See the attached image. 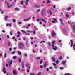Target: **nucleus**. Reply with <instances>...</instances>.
Here are the masks:
<instances>
[{"instance_id":"30","label":"nucleus","mask_w":75,"mask_h":75,"mask_svg":"<svg viewBox=\"0 0 75 75\" xmlns=\"http://www.w3.org/2000/svg\"><path fill=\"white\" fill-rule=\"evenodd\" d=\"M9 64H12V60H11L10 62H9Z\"/></svg>"},{"instance_id":"29","label":"nucleus","mask_w":75,"mask_h":75,"mask_svg":"<svg viewBox=\"0 0 75 75\" xmlns=\"http://www.w3.org/2000/svg\"><path fill=\"white\" fill-rule=\"evenodd\" d=\"M46 66H47V64H45L44 66V67L45 68H46Z\"/></svg>"},{"instance_id":"63","label":"nucleus","mask_w":75,"mask_h":75,"mask_svg":"<svg viewBox=\"0 0 75 75\" xmlns=\"http://www.w3.org/2000/svg\"><path fill=\"white\" fill-rule=\"evenodd\" d=\"M17 37H20V35H17Z\"/></svg>"},{"instance_id":"64","label":"nucleus","mask_w":75,"mask_h":75,"mask_svg":"<svg viewBox=\"0 0 75 75\" xmlns=\"http://www.w3.org/2000/svg\"><path fill=\"white\" fill-rule=\"evenodd\" d=\"M23 40H25V37H24L23 38Z\"/></svg>"},{"instance_id":"7","label":"nucleus","mask_w":75,"mask_h":75,"mask_svg":"<svg viewBox=\"0 0 75 75\" xmlns=\"http://www.w3.org/2000/svg\"><path fill=\"white\" fill-rule=\"evenodd\" d=\"M41 21H43V22H44L45 23H47V22H46V21H45V20L44 19L41 18Z\"/></svg>"},{"instance_id":"5","label":"nucleus","mask_w":75,"mask_h":75,"mask_svg":"<svg viewBox=\"0 0 75 75\" xmlns=\"http://www.w3.org/2000/svg\"><path fill=\"white\" fill-rule=\"evenodd\" d=\"M26 67H27L28 69H29L30 68V66L29 64H26Z\"/></svg>"},{"instance_id":"21","label":"nucleus","mask_w":75,"mask_h":75,"mask_svg":"<svg viewBox=\"0 0 75 75\" xmlns=\"http://www.w3.org/2000/svg\"><path fill=\"white\" fill-rule=\"evenodd\" d=\"M28 44V41H26L25 43V45H27Z\"/></svg>"},{"instance_id":"14","label":"nucleus","mask_w":75,"mask_h":75,"mask_svg":"<svg viewBox=\"0 0 75 75\" xmlns=\"http://www.w3.org/2000/svg\"><path fill=\"white\" fill-rule=\"evenodd\" d=\"M40 6L39 5H35L34 6V7L35 8H38V7H39Z\"/></svg>"},{"instance_id":"53","label":"nucleus","mask_w":75,"mask_h":75,"mask_svg":"<svg viewBox=\"0 0 75 75\" xmlns=\"http://www.w3.org/2000/svg\"><path fill=\"white\" fill-rule=\"evenodd\" d=\"M16 38V37H12V39H14V38Z\"/></svg>"},{"instance_id":"46","label":"nucleus","mask_w":75,"mask_h":75,"mask_svg":"<svg viewBox=\"0 0 75 75\" xmlns=\"http://www.w3.org/2000/svg\"><path fill=\"white\" fill-rule=\"evenodd\" d=\"M54 21H55L56 22H57V20H56V19L54 18Z\"/></svg>"},{"instance_id":"28","label":"nucleus","mask_w":75,"mask_h":75,"mask_svg":"<svg viewBox=\"0 0 75 75\" xmlns=\"http://www.w3.org/2000/svg\"><path fill=\"white\" fill-rule=\"evenodd\" d=\"M62 56H60V57H59V60H61V59H62Z\"/></svg>"},{"instance_id":"1","label":"nucleus","mask_w":75,"mask_h":75,"mask_svg":"<svg viewBox=\"0 0 75 75\" xmlns=\"http://www.w3.org/2000/svg\"><path fill=\"white\" fill-rule=\"evenodd\" d=\"M5 3H6V5H7V7L8 8H10L11 6H12V5H10V4L8 3V2H7L6 1H5Z\"/></svg>"},{"instance_id":"27","label":"nucleus","mask_w":75,"mask_h":75,"mask_svg":"<svg viewBox=\"0 0 75 75\" xmlns=\"http://www.w3.org/2000/svg\"><path fill=\"white\" fill-rule=\"evenodd\" d=\"M40 59V57H36V60H39Z\"/></svg>"},{"instance_id":"19","label":"nucleus","mask_w":75,"mask_h":75,"mask_svg":"<svg viewBox=\"0 0 75 75\" xmlns=\"http://www.w3.org/2000/svg\"><path fill=\"white\" fill-rule=\"evenodd\" d=\"M19 45H20V46L21 47H24V45H23V44H22L21 43H20L19 44Z\"/></svg>"},{"instance_id":"3","label":"nucleus","mask_w":75,"mask_h":75,"mask_svg":"<svg viewBox=\"0 0 75 75\" xmlns=\"http://www.w3.org/2000/svg\"><path fill=\"white\" fill-rule=\"evenodd\" d=\"M13 74L14 75H16L17 74V71L16 70H14L13 71Z\"/></svg>"},{"instance_id":"33","label":"nucleus","mask_w":75,"mask_h":75,"mask_svg":"<svg viewBox=\"0 0 75 75\" xmlns=\"http://www.w3.org/2000/svg\"><path fill=\"white\" fill-rule=\"evenodd\" d=\"M66 17L68 18L69 17V15L68 14H66Z\"/></svg>"},{"instance_id":"9","label":"nucleus","mask_w":75,"mask_h":75,"mask_svg":"<svg viewBox=\"0 0 75 75\" xmlns=\"http://www.w3.org/2000/svg\"><path fill=\"white\" fill-rule=\"evenodd\" d=\"M8 16H7L5 17L4 18L5 19V20L6 21H7V18H8Z\"/></svg>"},{"instance_id":"55","label":"nucleus","mask_w":75,"mask_h":75,"mask_svg":"<svg viewBox=\"0 0 75 75\" xmlns=\"http://www.w3.org/2000/svg\"><path fill=\"white\" fill-rule=\"evenodd\" d=\"M9 51H12V49L11 48H10Z\"/></svg>"},{"instance_id":"17","label":"nucleus","mask_w":75,"mask_h":75,"mask_svg":"<svg viewBox=\"0 0 75 75\" xmlns=\"http://www.w3.org/2000/svg\"><path fill=\"white\" fill-rule=\"evenodd\" d=\"M18 54H19V55H21V52H20V51H18Z\"/></svg>"},{"instance_id":"38","label":"nucleus","mask_w":75,"mask_h":75,"mask_svg":"<svg viewBox=\"0 0 75 75\" xmlns=\"http://www.w3.org/2000/svg\"><path fill=\"white\" fill-rule=\"evenodd\" d=\"M41 75V73L40 72L38 73L37 75Z\"/></svg>"},{"instance_id":"24","label":"nucleus","mask_w":75,"mask_h":75,"mask_svg":"<svg viewBox=\"0 0 75 75\" xmlns=\"http://www.w3.org/2000/svg\"><path fill=\"white\" fill-rule=\"evenodd\" d=\"M45 43V41H43V40H42V41H41L40 42V44H42V43Z\"/></svg>"},{"instance_id":"22","label":"nucleus","mask_w":75,"mask_h":75,"mask_svg":"<svg viewBox=\"0 0 75 75\" xmlns=\"http://www.w3.org/2000/svg\"><path fill=\"white\" fill-rule=\"evenodd\" d=\"M52 60L54 62H55V58L54 57H52Z\"/></svg>"},{"instance_id":"31","label":"nucleus","mask_w":75,"mask_h":75,"mask_svg":"<svg viewBox=\"0 0 75 75\" xmlns=\"http://www.w3.org/2000/svg\"><path fill=\"white\" fill-rule=\"evenodd\" d=\"M22 68H24V64L23 63L22 64Z\"/></svg>"},{"instance_id":"40","label":"nucleus","mask_w":75,"mask_h":75,"mask_svg":"<svg viewBox=\"0 0 75 75\" xmlns=\"http://www.w3.org/2000/svg\"><path fill=\"white\" fill-rule=\"evenodd\" d=\"M32 32H33V33L34 34H36V33H35V31H32Z\"/></svg>"},{"instance_id":"26","label":"nucleus","mask_w":75,"mask_h":75,"mask_svg":"<svg viewBox=\"0 0 75 75\" xmlns=\"http://www.w3.org/2000/svg\"><path fill=\"white\" fill-rule=\"evenodd\" d=\"M47 44H48V45H49V47L51 46V44H50V42H48Z\"/></svg>"},{"instance_id":"45","label":"nucleus","mask_w":75,"mask_h":75,"mask_svg":"<svg viewBox=\"0 0 75 75\" xmlns=\"http://www.w3.org/2000/svg\"><path fill=\"white\" fill-rule=\"evenodd\" d=\"M10 35H12V32H10Z\"/></svg>"},{"instance_id":"13","label":"nucleus","mask_w":75,"mask_h":75,"mask_svg":"<svg viewBox=\"0 0 75 75\" xmlns=\"http://www.w3.org/2000/svg\"><path fill=\"white\" fill-rule=\"evenodd\" d=\"M66 61H63L62 62V64L64 66L65 65V63Z\"/></svg>"},{"instance_id":"32","label":"nucleus","mask_w":75,"mask_h":75,"mask_svg":"<svg viewBox=\"0 0 75 75\" xmlns=\"http://www.w3.org/2000/svg\"><path fill=\"white\" fill-rule=\"evenodd\" d=\"M17 33L18 34H19V35H20V31H18L17 32Z\"/></svg>"},{"instance_id":"41","label":"nucleus","mask_w":75,"mask_h":75,"mask_svg":"<svg viewBox=\"0 0 75 75\" xmlns=\"http://www.w3.org/2000/svg\"><path fill=\"white\" fill-rule=\"evenodd\" d=\"M16 56H13V59H16Z\"/></svg>"},{"instance_id":"15","label":"nucleus","mask_w":75,"mask_h":75,"mask_svg":"<svg viewBox=\"0 0 75 75\" xmlns=\"http://www.w3.org/2000/svg\"><path fill=\"white\" fill-rule=\"evenodd\" d=\"M71 10V8L69 7L67 9V11H69V10Z\"/></svg>"},{"instance_id":"36","label":"nucleus","mask_w":75,"mask_h":75,"mask_svg":"<svg viewBox=\"0 0 75 75\" xmlns=\"http://www.w3.org/2000/svg\"><path fill=\"white\" fill-rule=\"evenodd\" d=\"M18 61L19 62H21V59H20V58H19L18 59Z\"/></svg>"},{"instance_id":"62","label":"nucleus","mask_w":75,"mask_h":75,"mask_svg":"<svg viewBox=\"0 0 75 75\" xmlns=\"http://www.w3.org/2000/svg\"><path fill=\"white\" fill-rule=\"evenodd\" d=\"M73 45V47H75V44H73L72 45Z\"/></svg>"},{"instance_id":"59","label":"nucleus","mask_w":75,"mask_h":75,"mask_svg":"<svg viewBox=\"0 0 75 75\" xmlns=\"http://www.w3.org/2000/svg\"><path fill=\"white\" fill-rule=\"evenodd\" d=\"M10 42H8V45L9 46H10Z\"/></svg>"},{"instance_id":"42","label":"nucleus","mask_w":75,"mask_h":75,"mask_svg":"<svg viewBox=\"0 0 75 75\" xmlns=\"http://www.w3.org/2000/svg\"><path fill=\"white\" fill-rule=\"evenodd\" d=\"M22 32H23L24 33H25H25H26V32H25V31L23 30H22Z\"/></svg>"},{"instance_id":"58","label":"nucleus","mask_w":75,"mask_h":75,"mask_svg":"<svg viewBox=\"0 0 75 75\" xmlns=\"http://www.w3.org/2000/svg\"><path fill=\"white\" fill-rule=\"evenodd\" d=\"M46 70L47 71H49V69H48V68H47Z\"/></svg>"},{"instance_id":"51","label":"nucleus","mask_w":75,"mask_h":75,"mask_svg":"<svg viewBox=\"0 0 75 75\" xmlns=\"http://www.w3.org/2000/svg\"><path fill=\"white\" fill-rule=\"evenodd\" d=\"M52 23H55V21H52Z\"/></svg>"},{"instance_id":"52","label":"nucleus","mask_w":75,"mask_h":75,"mask_svg":"<svg viewBox=\"0 0 75 75\" xmlns=\"http://www.w3.org/2000/svg\"><path fill=\"white\" fill-rule=\"evenodd\" d=\"M53 65L54 66H56V64H55V63H53Z\"/></svg>"},{"instance_id":"23","label":"nucleus","mask_w":75,"mask_h":75,"mask_svg":"<svg viewBox=\"0 0 75 75\" xmlns=\"http://www.w3.org/2000/svg\"><path fill=\"white\" fill-rule=\"evenodd\" d=\"M49 13L50 15H52V12H51V10H50V11L49 12Z\"/></svg>"},{"instance_id":"12","label":"nucleus","mask_w":75,"mask_h":75,"mask_svg":"<svg viewBox=\"0 0 75 75\" xmlns=\"http://www.w3.org/2000/svg\"><path fill=\"white\" fill-rule=\"evenodd\" d=\"M71 43L70 45V47H72V45H73V41H72V40H71Z\"/></svg>"},{"instance_id":"8","label":"nucleus","mask_w":75,"mask_h":75,"mask_svg":"<svg viewBox=\"0 0 75 75\" xmlns=\"http://www.w3.org/2000/svg\"><path fill=\"white\" fill-rule=\"evenodd\" d=\"M30 1V0H26V2H25V4L26 5H28V1Z\"/></svg>"},{"instance_id":"16","label":"nucleus","mask_w":75,"mask_h":75,"mask_svg":"<svg viewBox=\"0 0 75 75\" xmlns=\"http://www.w3.org/2000/svg\"><path fill=\"white\" fill-rule=\"evenodd\" d=\"M23 3H25V1H21V5H23Z\"/></svg>"},{"instance_id":"44","label":"nucleus","mask_w":75,"mask_h":75,"mask_svg":"<svg viewBox=\"0 0 75 75\" xmlns=\"http://www.w3.org/2000/svg\"><path fill=\"white\" fill-rule=\"evenodd\" d=\"M15 51H14V52H12V54H15Z\"/></svg>"},{"instance_id":"10","label":"nucleus","mask_w":75,"mask_h":75,"mask_svg":"<svg viewBox=\"0 0 75 75\" xmlns=\"http://www.w3.org/2000/svg\"><path fill=\"white\" fill-rule=\"evenodd\" d=\"M52 49L53 50H54V51H55V50H57L58 48H57V47H53L52 48Z\"/></svg>"},{"instance_id":"4","label":"nucleus","mask_w":75,"mask_h":75,"mask_svg":"<svg viewBox=\"0 0 75 75\" xmlns=\"http://www.w3.org/2000/svg\"><path fill=\"white\" fill-rule=\"evenodd\" d=\"M51 35H52L53 37H54V36H55L56 35V34H55V32H53L52 33Z\"/></svg>"},{"instance_id":"56","label":"nucleus","mask_w":75,"mask_h":75,"mask_svg":"<svg viewBox=\"0 0 75 75\" xmlns=\"http://www.w3.org/2000/svg\"><path fill=\"white\" fill-rule=\"evenodd\" d=\"M53 8H55V5L53 6Z\"/></svg>"},{"instance_id":"54","label":"nucleus","mask_w":75,"mask_h":75,"mask_svg":"<svg viewBox=\"0 0 75 75\" xmlns=\"http://www.w3.org/2000/svg\"><path fill=\"white\" fill-rule=\"evenodd\" d=\"M49 69H52V67H49Z\"/></svg>"},{"instance_id":"2","label":"nucleus","mask_w":75,"mask_h":75,"mask_svg":"<svg viewBox=\"0 0 75 75\" xmlns=\"http://www.w3.org/2000/svg\"><path fill=\"white\" fill-rule=\"evenodd\" d=\"M54 44H55V41H53L52 42V44L51 45L52 47H57L56 46H54Z\"/></svg>"},{"instance_id":"57","label":"nucleus","mask_w":75,"mask_h":75,"mask_svg":"<svg viewBox=\"0 0 75 75\" xmlns=\"http://www.w3.org/2000/svg\"><path fill=\"white\" fill-rule=\"evenodd\" d=\"M7 73V71H6L4 70V73Z\"/></svg>"},{"instance_id":"6","label":"nucleus","mask_w":75,"mask_h":75,"mask_svg":"<svg viewBox=\"0 0 75 75\" xmlns=\"http://www.w3.org/2000/svg\"><path fill=\"white\" fill-rule=\"evenodd\" d=\"M30 19H31V17H29V18H28L26 19H24L23 21H28V20H29Z\"/></svg>"},{"instance_id":"34","label":"nucleus","mask_w":75,"mask_h":75,"mask_svg":"<svg viewBox=\"0 0 75 75\" xmlns=\"http://www.w3.org/2000/svg\"><path fill=\"white\" fill-rule=\"evenodd\" d=\"M5 70H6V69L5 68V67H3V69L2 70V71H5Z\"/></svg>"},{"instance_id":"20","label":"nucleus","mask_w":75,"mask_h":75,"mask_svg":"<svg viewBox=\"0 0 75 75\" xmlns=\"http://www.w3.org/2000/svg\"><path fill=\"white\" fill-rule=\"evenodd\" d=\"M15 10V11H18L19 10V8H16L15 9H14Z\"/></svg>"},{"instance_id":"37","label":"nucleus","mask_w":75,"mask_h":75,"mask_svg":"<svg viewBox=\"0 0 75 75\" xmlns=\"http://www.w3.org/2000/svg\"><path fill=\"white\" fill-rule=\"evenodd\" d=\"M47 3H50V2L49 0H47Z\"/></svg>"},{"instance_id":"25","label":"nucleus","mask_w":75,"mask_h":75,"mask_svg":"<svg viewBox=\"0 0 75 75\" xmlns=\"http://www.w3.org/2000/svg\"><path fill=\"white\" fill-rule=\"evenodd\" d=\"M7 57V54H6V53H5L4 55V57L6 58Z\"/></svg>"},{"instance_id":"39","label":"nucleus","mask_w":75,"mask_h":75,"mask_svg":"<svg viewBox=\"0 0 75 75\" xmlns=\"http://www.w3.org/2000/svg\"><path fill=\"white\" fill-rule=\"evenodd\" d=\"M12 21L13 22V23H15L16 22V20L15 19H13L12 20Z\"/></svg>"},{"instance_id":"43","label":"nucleus","mask_w":75,"mask_h":75,"mask_svg":"<svg viewBox=\"0 0 75 75\" xmlns=\"http://www.w3.org/2000/svg\"><path fill=\"white\" fill-rule=\"evenodd\" d=\"M42 60H41L40 61V64H42Z\"/></svg>"},{"instance_id":"49","label":"nucleus","mask_w":75,"mask_h":75,"mask_svg":"<svg viewBox=\"0 0 75 75\" xmlns=\"http://www.w3.org/2000/svg\"><path fill=\"white\" fill-rule=\"evenodd\" d=\"M24 56H25V57H27V54H24Z\"/></svg>"},{"instance_id":"11","label":"nucleus","mask_w":75,"mask_h":75,"mask_svg":"<svg viewBox=\"0 0 75 75\" xmlns=\"http://www.w3.org/2000/svg\"><path fill=\"white\" fill-rule=\"evenodd\" d=\"M60 21H61V25H64V23L62 22V21H63L62 19H60Z\"/></svg>"},{"instance_id":"60","label":"nucleus","mask_w":75,"mask_h":75,"mask_svg":"<svg viewBox=\"0 0 75 75\" xmlns=\"http://www.w3.org/2000/svg\"><path fill=\"white\" fill-rule=\"evenodd\" d=\"M60 69H64L63 67H60Z\"/></svg>"},{"instance_id":"47","label":"nucleus","mask_w":75,"mask_h":75,"mask_svg":"<svg viewBox=\"0 0 75 75\" xmlns=\"http://www.w3.org/2000/svg\"><path fill=\"white\" fill-rule=\"evenodd\" d=\"M28 32H29V33H32L33 32V31H30L29 30H28L27 31Z\"/></svg>"},{"instance_id":"18","label":"nucleus","mask_w":75,"mask_h":75,"mask_svg":"<svg viewBox=\"0 0 75 75\" xmlns=\"http://www.w3.org/2000/svg\"><path fill=\"white\" fill-rule=\"evenodd\" d=\"M6 25L7 27H8V26H9V27H11V24H6Z\"/></svg>"},{"instance_id":"61","label":"nucleus","mask_w":75,"mask_h":75,"mask_svg":"<svg viewBox=\"0 0 75 75\" xmlns=\"http://www.w3.org/2000/svg\"><path fill=\"white\" fill-rule=\"evenodd\" d=\"M56 63L57 64H58V60H57L56 62Z\"/></svg>"},{"instance_id":"50","label":"nucleus","mask_w":75,"mask_h":75,"mask_svg":"<svg viewBox=\"0 0 75 75\" xmlns=\"http://www.w3.org/2000/svg\"><path fill=\"white\" fill-rule=\"evenodd\" d=\"M30 74L31 75H35V74H33L32 73H30Z\"/></svg>"},{"instance_id":"35","label":"nucleus","mask_w":75,"mask_h":75,"mask_svg":"<svg viewBox=\"0 0 75 75\" xmlns=\"http://www.w3.org/2000/svg\"><path fill=\"white\" fill-rule=\"evenodd\" d=\"M71 74H70L69 73H65V75H70Z\"/></svg>"},{"instance_id":"48","label":"nucleus","mask_w":75,"mask_h":75,"mask_svg":"<svg viewBox=\"0 0 75 75\" xmlns=\"http://www.w3.org/2000/svg\"><path fill=\"white\" fill-rule=\"evenodd\" d=\"M40 11V9H38V10H37V11H36V13H38V11Z\"/></svg>"}]
</instances>
